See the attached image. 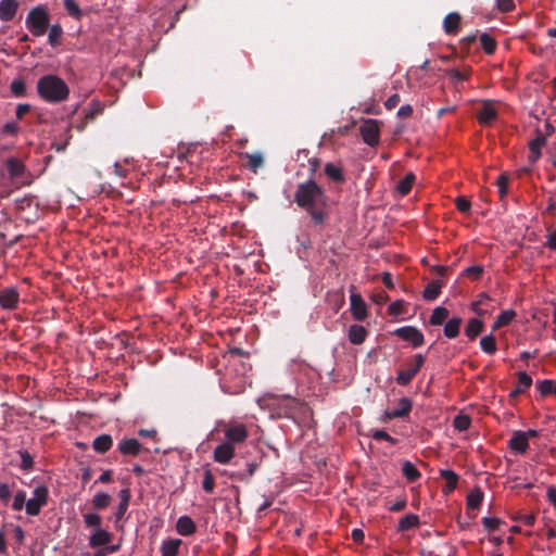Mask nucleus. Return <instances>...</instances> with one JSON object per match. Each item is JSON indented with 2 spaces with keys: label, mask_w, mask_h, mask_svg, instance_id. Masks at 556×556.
Segmentation results:
<instances>
[{
  "label": "nucleus",
  "mask_w": 556,
  "mask_h": 556,
  "mask_svg": "<svg viewBox=\"0 0 556 556\" xmlns=\"http://www.w3.org/2000/svg\"><path fill=\"white\" fill-rule=\"evenodd\" d=\"M327 195L324 189L309 179L298 186L294 192V202L305 210L316 225H323L328 218Z\"/></svg>",
  "instance_id": "f257e3e1"
},
{
  "label": "nucleus",
  "mask_w": 556,
  "mask_h": 556,
  "mask_svg": "<svg viewBox=\"0 0 556 556\" xmlns=\"http://www.w3.org/2000/svg\"><path fill=\"white\" fill-rule=\"evenodd\" d=\"M38 94L49 103H60L68 98L70 89L66 83L55 76H42L37 83Z\"/></svg>",
  "instance_id": "f03ea898"
},
{
  "label": "nucleus",
  "mask_w": 556,
  "mask_h": 556,
  "mask_svg": "<svg viewBox=\"0 0 556 556\" xmlns=\"http://www.w3.org/2000/svg\"><path fill=\"white\" fill-rule=\"evenodd\" d=\"M25 25L33 36H43L50 25L47 8L43 5L33 8L26 16Z\"/></svg>",
  "instance_id": "7ed1b4c3"
},
{
  "label": "nucleus",
  "mask_w": 556,
  "mask_h": 556,
  "mask_svg": "<svg viewBox=\"0 0 556 556\" xmlns=\"http://www.w3.org/2000/svg\"><path fill=\"white\" fill-rule=\"evenodd\" d=\"M425 356L422 354H415L410 361L407 362L405 369H400L395 381L399 386H407L412 382L414 377L418 374L425 364Z\"/></svg>",
  "instance_id": "20e7f679"
},
{
  "label": "nucleus",
  "mask_w": 556,
  "mask_h": 556,
  "mask_svg": "<svg viewBox=\"0 0 556 556\" xmlns=\"http://www.w3.org/2000/svg\"><path fill=\"white\" fill-rule=\"evenodd\" d=\"M49 491L45 485H38L34 490L33 497L26 501V514L37 516L41 507L47 505Z\"/></svg>",
  "instance_id": "39448f33"
},
{
  "label": "nucleus",
  "mask_w": 556,
  "mask_h": 556,
  "mask_svg": "<svg viewBox=\"0 0 556 556\" xmlns=\"http://www.w3.org/2000/svg\"><path fill=\"white\" fill-rule=\"evenodd\" d=\"M359 134L365 143L375 147L380 140L379 122L376 119H366L359 126Z\"/></svg>",
  "instance_id": "423d86ee"
},
{
  "label": "nucleus",
  "mask_w": 556,
  "mask_h": 556,
  "mask_svg": "<svg viewBox=\"0 0 556 556\" xmlns=\"http://www.w3.org/2000/svg\"><path fill=\"white\" fill-rule=\"evenodd\" d=\"M392 334L399 337L400 339L409 342L413 348H419L425 342V337L422 332L413 326H404L395 329Z\"/></svg>",
  "instance_id": "0eeeda50"
},
{
  "label": "nucleus",
  "mask_w": 556,
  "mask_h": 556,
  "mask_svg": "<svg viewBox=\"0 0 556 556\" xmlns=\"http://www.w3.org/2000/svg\"><path fill=\"white\" fill-rule=\"evenodd\" d=\"M224 434L226 439L225 443H228L231 446L244 442L249 437L248 429L243 424L226 426Z\"/></svg>",
  "instance_id": "6e6552de"
},
{
  "label": "nucleus",
  "mask_w": 556,
  "mask_h": 556,
  "mask_svg": "<svg viewBox=\"0 0 556 556\" xmlns=\"http://www.w3.org/2000/svg\"><path fill=\"white\" fill-rule=\"evenodd\" d=\"M351 312L353 318L363 321L367 317V306L359 293L352 292L350 295Z\"/></svg>",
  "instance_id": "1a4fd4ad"
},
{
  "label": "nucleus",
  "mask_w": 556,
  "mask_h": 556,
  "mask_svg": "<svg viewBox=\"0 0 556 556\" xmlns=\"http://www.w3.org/2000/svg\"><path fill=\"white\" fill-rule=\"evenodd\" d=\"M20 294L13 287L0 291V306L4 309H14L17 306Z\"/></svg>",
  "instance_id": "9d476101"
},
{
  "label": "nucleus",
  "mask_w": 556,
  "mask_h": 556,
  "mask_svg": "<svg viewBox=\"0 0 556 556\" xmlns=\"http://www.w3.org/2000/svg\"><path fill=\"white\" fill-rule=\"evenodd\" d=\"M497 118V111L491 101H483L482 108L477 113V119L481 125H490Z\"/></svg>",
  "instance_id": "9b49d317"
},
{
  "label": "nucleus",
  "mask_w": 556,
  "mask_h": 556,
  "mask_svg": "<svg viewBox=\"0 0 556 556\" xmlns=\"http://www.w3.org/2000/svg\"><path fill=\"white\" fill-rule=\"evenodd\" d=\"M117 450L123 455L137 456L142 451V445L137 439L128 438L119 441Z\"/></svg>",
  "instance_id": "f8f14e48"
},
{
  "label": "nucleus",
  "mask_w": 556,
  "mask_h": 556,
  "mask_svg": "<svg viewBox=\"0 0 556 556\" xmlns=\"http://www.w3.org/2000/svg\"><path fill=\"white\" fill-rule=\"evenodd\" d=\"M235 456V447L228 443H222L214 450L213 457L216 463L226 465Z\"/></svg>",
  "instance_id": "ddd939ff"
},
{
  "label": "nucleus",
  "mask_w": 556,
  "mask_h": 556,
  "mask_svg": "<svg viewBox=\"0 0 556 556\" xmlns=\"http://www.w3.org/2000/svg\"><path fill=\"white\" fill-rule=\"evenodd\" d=\"M412 401L408 397H402L399 401L397 407L392 410H386L384 416L387 419L403 418L412 410Z\"/></svg>",
  "instance_id": "4468645a"
},
{
  "label": "nucleus",
  "mask_w": 556,
  "mask_h": 556,
  "mask_svg": "<svg viewBox=\"0 0 556 556\" xmlns=\"http://www.w3.org/2000/svg\"><path fill=\"white\" fill-rule=\"evenodd\" d=\"M18 9L17 0H1L0 1V20L2 22H10L14 18Z\"/></svg>",
  "instance_id": "2eb2a0df"
},
{
  "label": "nucleus",
  "mask_w": 556,
  "mask_h": 556,
  "mask_svg": "<svg viewBox=\"0 0 556 556\" xmlns=\"http://www.w3.org/2000/svg\"><path fill=\"white\" fill-rule=\"evenodd\" d=\"M545 137L539 132L536 138L529 142V155L528 160L531 164H534L541 157V149L545 146Z\"/></svg>",
  "instance_id": "dca6fc26"
},
{
  "label": "nucleus",
  "mask_w": 556,
  "mask_h": 556,
  "mask_svg": "<svg viewBox=\"0 0 556 556\" xmlns=\"http://www.w3.org/2000/svg\"><path fill=\"white\" fill-rule=\"evenodd\" d=\"M532 386V378L526 371L518 372V381L509 393L510 399H517L519 395L523 394L530 387Z\"/></svg>",
  "instance_id": "f3484780"
},
{
  "label": "nucleus",
  "mask_w": 556,
  "mask_h": 556,
  "mask_svg": "<svg viewBox=\"0 0 556 556\" xmlns=\"http://www.w3.org/2000/svg\"><path fill=\"white\" fill-rule=\"evenodd\" d=\"M508 446L516 453L525 454L529 447V442L523 431H515L508 442Z\"/></svg>",
  "instance_id": "a211bd4d"
},
{
  "label": "nucleus",
  "mask_w": 556,
  "mask_h": 556,
  "mask_svg": "<svg viewBox=\"0 0 556 556\" xmlns=\"http://www.w3.org/2000/svg\"><path fill=\"white\" fill-rule=\"evenodd\" d=\"M241 156L248 161L245 164L247 168H249L254 174H257L258 169L263 168L265 165V160L261 152H245L242 153Z\"/></svg>",
  "instance_id": "6ab92c4d"
},
{
  "label": "nucleus",
  "mask_w": 556,
  "mask_h": 556,
  "mask_svg": "<svg viewBox=\"0 0 556 556\" xmlns=\"http://www.w3.org/2000/svg\"><path fill=\"white\" fill-rule=\"evenodd\" d=\"M176 530L180 535L189 536L197 531L195 522L189 516H181L176 522Z\"/></svg>",
  "instance_id": "aec40b11"
},
{
  "label": "nucleus",
  "mask_w": 556,
  "mask_h": 556,
  "mask_svg": "<svg viewBox=\"0 0 556 556\" xmlns=\"http://www.w3.org/2000/svg\"><path fill=\"white\" fill-rule=\"evenodd\" d=\"M112 541V534L104 529H96L89 538V545L93 548L104 546Z\"/></svg>",
  "instance_id": "412c9836"
},
{
  "label": "nucleus",
  "mask_w": 556,
  "mask_h": 556,
  "mask_svg": "<svg viewBox=\"0 0 556 556\" xmlns=\"http://www.w3.org/2000/svg\"><path fill=\"white\" fill-rule=\"evenodd\" d=\"M367 337V330L362 325H351L348 332V338L352 344H362Z\"/></svg>",
  "instance_id": "4be33fe9"
},
{
  "label": "nucleus",
  "mask_w": 556,
  "mask_h": 556,
  "mask_svg": "<svg viewBox=\"0 0 556 556\" xmlns=\"http://www.w3.org/2000/svg\"><path fill=\"white\" fill-rule=\"evenodd\" d=\"M112 445H113V439L110 434H106V433L96 437L92 441V448L98 454L106 453L108 451H110Z\"/></svg>",
  "instance_id": "5701e85b"
},
{
  "label": "nucleus",
  "mask_w": 556,
  "mask_h": 556,
  "mask_svg": "<svg viewBox=\"0 0 556 556\" xmlns=\"http://www.w3.org/2000/svg\"><path fill=\"white\" fill-rule=\"evenodd\" d=\"M460 15L456 12L448 13L443 21V28L447 35H455L459 29Z\"/></svg>",
  "instance_id": "b1692460"
},
{
  "label": "nucleus",
  "mask_w": 556,
  "mask_h": 556,
  "mask_svg": "<svg viewBox=\"0 0 556 556\" xmlns=\"http://www.w3.org/2000/svg\"><path fill=\"white\" fill-rule=\"evenodd\" d=\"M7 169L12 179L20 178L25 173L24 163L17 157H10L5 162Z\"/></svg>",
  "instance_id": "393cba45"
},
{
  "label": "nucleus",
  "mask_w": 556,
  "mask_h": 556,
  "mask_svg": "<svg viewBox=\"0 0 556 556\" xmlns=\"http://www.w3.org/2000/svg\"><path fill=\"white\" fill-rule=\"evenodd\" d=\"M118 496H119V504H118L117 510L115 513L116 522H118L124 517V515L126 514L127 508L129 506V502L131 498L129 489L121 490L118 493Z\"/></svg>",
  "instance_id": "a878e982"
},
{
  "label": "nucleus",
  "mask_w": 556,
  "mask_h": 556,
  "mask_svg": "<svg viewBox=\"0 0 556 556\" xmlns=\"http://www.w3.org/2000/svg\"><path fill=\"white\" fill-rule=\"evenodd\" d=\"M444 286L443 280H432L427 285L424 290L422 296L426 301H434L441 292V288Z\"/></svg>",
  "instance_id": "bb28decb"
},
{
  "label": "nucleus",
  "mask_w": 556,
  "mask_h": 556,
  "mask_svg": "<svg viewBox=\"0 0 556 556\" xmlns=\"http://www.w3.org/2000/svg\"><path fill=\"white\" fill-rule=\"evenodd\" d=\"M180 539H167L163 541L161 546V555L162 556H177L179 552V547L181 545Z\"/></svg>",
  "instance_id": "cd10ccee"
},
{
  "label": "nucleus",
  "mask_w": 556,
  "mask_h": 556,
  "mask_svg": "<svg viewBox=\"0 0 556 556\" xmlns=\"http://www.w3.org/2000/svg\"><path fill=\"white\" fill-rule=\"evenodd\" d=\"M402 475L408 482H415L421 477V472L409 460H404L402 464Z\"/></svg>",
  "instance_id": "c85d7f7f"
},
{
  "label": "nucleus",
  "mask_w": 556,
  "mask_h": 556,
  "mask_svg": "<svg viewBox=\"0 0 556 556\" xmlns=\"http://www.w3.org/2000/svg\"><path fill=\"white\" fill-rule=\"evenodd\" d=\"M419 517L415 514H407L402 517L397 525V531L405 532L419 526Z\"/></svg>",
  "instance_id": "c756f323"
},
{
  "label": "nucleus",
  "mask_w": 556,
  "mask_h": 556,
  "mask_svg": "<svg viewBox=\"0 0 556 556\" xmlns=\"http://www.w3.org/2000/svg\"><path fill=\"white\" fill-rule=\"evenodd\" d=\"M462 318L453 317L444 325V336L448 339H454L459 334V329L462 326Z\"/></svg>",
  "instance_id": "7c9ffc66"
},
{
  "label": "nucleus",
  "mask_w": 556,
  "mask_h": 556,
  "mask_svg": "<svg viewBox=\"0 0 556 556\" xmlns=\"http://www.w3.org/2000/svg\"><path fill=\"white\" fill-rule=\"evenodd\" d=\"M440 477L445 480L446 484L444 486V492H452L458 482V475L451 469H443L440 471Z\"/></svg>",
  "instance_id": "2f4dec72"
},
{
  "label": "nucleus",
  "mask_w": 556,
  "mask_h": 556,
  "mask_svg": "<svg viewBox=\"0 0 556 556\" xmlns=\"http://www.w3.org/2000/svg\"><path fill=\"white\" fill-rule=\"evenodd\" d=\"M325 174L334 182H343L345 180L343 169L333 163H327L324 168Z\"/></svg>",
  "instance_id": "473e14b6"
},
{
  "label": "nucleus",
  "mask_w": 556,
  "mask_h": 556,
  "mask_svg": "<svg viewBox=\"0 0 556 556\" xmlns=\"http://www.w3.org/2000/svg\"><path fill=\"white\" fill-rule=\"evenodd\" d=\"M483 327L484 324L481 319L471 318L465 328V333L469 339L473 340L479 333L482 332Z\"/></svg>",
  "instance_id": "72a5a7b5"
},
{
  "label": "nucleus",
  "mask_w": 556,
  "mask_h": 556,
  "mask_svg": "<svg viewBox=\"0 0 556 556\" xmlns=\"http://www.w3.org/2000/svg\"><path fill=\"white\" fill-rule=\"evenodd\" d=\"M516 312L513 309L503 311L501 314L496 317L495 321L492 325V330H497L502 327H505L511 323V320L515 318Z\"/></svg>",
  "instance_id": "f704fd0d"
},
{
  "label": "nucleus",
  "mask_w": 556,
  "mask_h": 556,
  "mask_svg": "<svg viewBox=\"0 0 556 556\" xmlns=\"http://www.w3.org/2000/svg\"><path fill=\"white\" fill-rule=\"evenodd\" d=\"M448 309L443 306H438L432 311V314L429 318V324L432 326L442 325L448 317Z\"/></svg>",
  "instance_id": "c9c22d12"
},
{
  "label": "nucleus",
  "mask_w": 556,
  "mask_h": 556,
  "mask_svg": "<svg viewBox=\"0 0 556 556\" xmlns=\"http://www.w3.org/2000/svg\"><path fill=\"white\" fill-rule=\"evenodd\" d=\"M416 176L414 173H408L403 179H401L396 186V190L402 194L406 195L410 192L413 185L415 184Z\"/></svg>",
  "instance_id": "e433bc0d"
},
{
  "label": "nucleus",
  "mask_w": 556,
  "mask_h": 556,
  "mask_svg": "<svg viewBox=\"0 0 556 556\" xmlns=\"http://www.w3.org/2000/svg\"><path fill=\"white\" fill-rule=\"evenodd\" d=\"M483 501V492L480 488H475L467 495V507L471 509H477L480 507Z\"/></svg>",
  "instance_id": "4c0bfd02"
},
{
  "label": "nucleus",
  "mask_w": 556,
  "mask_h": 556,
  "mask_svg": "<svg viewBox=\"0 0 556 556\" xmlns=\"http://www.w3.org/2000/svg\"><path fill=\"white\" fill-rule=\"evenodd\" d=\"M480 346L486 354L493 355L497 351L496 340L493 334L484 336L480 340Z\"/></svg>",
  "instance_id": "58836bf2"
},
{
  "label": "nucleus",
  "mask_w": 556,
  "mask_h": 556,
  "mask_svg": "<svg viewBox=\"0 0 556 556\" xmlns=\"http://www.w3.org/2000/svg\"><path fill=\"white\" fill-rule=\"evenodd\" d=\"M111 495L105 492H99L97 493L92 498V505L96 509H104L106 508L111 503Z\"/></svg>",
  "instance_id": "ea45409f"
},
{
  "label": "nucleus",
  "mask_w": 556,
  "mask_h": 556,
  "mask_svg": "<svg viewBox=\"0 0 556 556\" xmlns=\"http://www.w3.org/2000/svg\"><path fill=\"white\" fill-rule=\"evenodd\" d=\"M481 47L486 54H493L496 49V41L489 34L483 33L480 35Z\"/></svg>",
  "instance_id": "a19ab883"
},
{
  "label": "nucleus",
  "mask_w": 556,
  "mask_h": 556,
  "mask_svg": "<svg viewBox=\"0 0 556 556\" xmlns=\"http://www.w3.org/2000/svg\"><path fill=\"white\" fill-rule=\"evenodd\" d=\"M49 35H48V41L52 47H56L60 45V38L63 34V29L61 25L54 24L52 26L49 25Z\"/></svg>",
  "instance_id": "79ce46f5"
},
{
  "label": "nucleus",
  "mask_w": 556,
  "mask_h": 556,
  "mask_svg": "<svg viewBox=\"0 0 556 556\" xmlns=\"http://www.w3.org/2000/svg\"><path fill=\"white\" fill-rule=\"evenodd\" d=\"M536 388L539 389L542 396L556 394V382L553 380L539 381L536 383Z\"/></svg>",
  "instance_id": "37998d69"
},
{
  "label": "nucleus",
  "mask_w": 556,
  "mask_h": 556,
  "mask_svg": "<svg viewBox=\"0 0 556 556\" xmlns=\"http://www.w3.org/2000/svg\"><path fill=\"white\" fill-rule=\"evenodd\" d=\"M508 185H509V176L506 173H503L498 176L496 180V186L498 188L500 199L504 200L508 194Z\"/></svg>",
  "instance_id": "c03bdc74"
},
{
  "label": "nucleus",
  "mask_w": 556,
  "mask_h": 556,
  "mask_svg": "<svg viewBox=\"0 0 556 556\" xmlns=\"http://www.w3.org/2000/svg\"><path fill=\"white\" fill-rule=\"evenodd\" d=\"M471 425V419L468 415H457L453 420V426L458 431H466Z\"/></svg>",
  "instance_id": "a18cd8bd"
},
{
  "label": "nucleus",
  "mask_w": 556,
  "mask_h": 556,
  "mask_svg": "<svg viewBox=\"0 0 556 556\" xmlns=\"http://www.w3.org/2000/svg\"><path fill=\"white\" fill-rule=\"evenodd\" d=\"M11 91L14 97L22 98L27 93L26 85L22 79H14L10 85Z\"/></svg>",
  "instance_id": "49530a36"
},
{
  "label": "nucleus",
  "mask_w": 556,
  "mask_h": 556,
  "mask_svg": "<svg viewBox=\"0 0 556 556\" xmlns=\"http://www.w3.org/2000/svg\"><path fill=\"white\" fill-rule=\"evenodd\" d=\"M64 8L73 17L79 18L83 14L76 0H64Z\"/></svg>",
  "instance_id": "de8ad7c7"
},
{
  "label": "nucleus",
  "mask_w": 556,
  "mask_h": 556,
  "mask_svg": "<svg viewBox=\"0 0 556 556\" xmlns=\"http://www.w3.org/2000/svg\"><path fill=\"white\" fill-rule=\"evenodd\" d=\"M84 521L87 527L101 529L100 526L102 523V518L100 515L96 513H89L84 515Z\"/></svg>",
  "instance_id": "09e8293b"
},
{
  "label": "nucleus",
  "mask_w": 556,
  "mask_h": 556,
  "mask_svg": "<svg viewBox=\"0 0 556 556\" xmlns=\"http://www.w3.org/2000/svg\"><path fill=\"white\" fill-rule=\"evenodd\" d=\"M202 488L206 493H213L215 488L214 476L211 470H205Z\"/></svg>",
  "instance_id": "8fccbe9b"
},
{
  "label": "nucleus",
  "mask_w": 556,
  "mask_h": 556,
  "mask_svg": "<svg viewBox=\"0 0 556 556\" xmlns=\"http://www.w3.org/2000/svg\"><path fill=\"white\" fill-rule=\"evenodd\" d=\"M482 274H483V266H481V265L469 266L463 271V276L469 277L473 280L480 279Z\"/></svg>",
  "instance_id": "3c124183"
},
{
  "label": "nucleus",
  "mask_w": 556,
  "mask_h": 556,
  "mask_svg": "<svg viewBox=\"0 0 556 556\" xmlns=\"http://www.w3.org/2000/svg\"><path fill=\"white\" fill-rule=\"evenodd\" d=\"M103 111V108L102 105L97 102V101H93L91 103V106L90 109H88L85 113V119H87V122H91L94 119V117L99 114H101Z\"/></svg>",
  "instance_id": "603ef678"
},
{
  "label": "nucleus",
  "mask_w": 556,
  "mask_h": 556,
  "mask_svg": "<svg viewBox=\"0 0 556 556\" xmlns=\"http://www.w3.org/2000/svg\"><path fill=\"white\" fill-rule=\"evenodd\" d=\"M26 507V492L23 490H20L16 492L14 496V501L12 504V508L16 511L21 510L23 507Z\"/></svg>",
  "instance_id": "864d4df0"
},
{
  "label": "nucleus",
  "mask_w": 556,
  "mask_h": 556,
  "mask_svg": "<svg viewBox=\"0 0 556 556\" xmlns=\"http://www.w3.org/2000/svg\"><path fill=\"white\" fill-rule=\"evenodd\" d=\"M482 523L488 531H495L502 523V520L496 517H484Z\"/></svg>",
  "instance_id": "5fc2aeb1"
},
{
  "label": "nucleus",
  "mask_w": 556,
  "mask_h": 556,
  "mask_svg": "<svg viewBox=\"0 0 556 556\" xmlns=\"http://www.w3.org/2000/svg\"><path fill=\"white\" fill-rule=\"evenodd\" d=\"M21 456V468L23 470H29L34 466V460L31 455L27 451H20Z\"/></svg>",
  "instance_id": "6e6d98bb"
},
{
  "label": "nucleus",
  "mask_w": 556,
  "mask_h": 556,
  "mask_svg": "<svg viewBox=\"0 0 556 556\" xmlns=\"http://www.w3.org/2000/svg\"><path fill=\"white\" fill-rule=\"evenodd\" d=\"M455 205L460 213H469L471 208L470 201L465 197H457L455 200Z\"/></svg>",
  "instance_id": "4d7b16f0"
},
{
  "label": "nucleus",
  "mask_w": 556,
  "mask_h": 556,
  "mask_svg": "<svg viewBox=\"0 0 556 556\" xmlns=\"http://www.w3.org/2000/svg\"><path fill=\"white\" fill-rule=\"evenodd\" d=\"M388 312L392 316H399L404 313V302L403 301H394L388 307Z\"/></svg>",
  "instance_id": "13d9d810"
},
{
  "label": "nucleus",
  "mask_w": 556,
  "mask_h": 556,
  "mask_svg": "<svg viewBox=\"0 0 556 556\" xmlns=\"http://www.w3.org/2000/svg\"><path fill=\"white\" fill-rule=\"evenodd\" d=\"M372 439L376 440V441H387V442H390L392 444H394L396 442V440L394 438H392L388 432H386L384 430H376L374 431V433L371 434Z\"/></svg>",
  "instance_id": "bf43d9fd"
},
{
  "label": "nucleus",
  "mask_w": 556,
  "mask_h": 556,
  "mask_svg": "<svg viewBox=\"0 0 556 556\" xmlns=\"http://www.w3.org/2000/svg\"><path fill=\"white\" fill-rule=\"evenodd\" d=\"M470 68L468 67L465 72H462L457 68H452L448 71V75L456 80H467L469 77Z\"/></svg>",
  "instance_id": "052dcab7"
},
{
  "label": "nucleus",
  "mask_w": 556,
  "mask_h": 556,
  "mask_svg": "<svg viewBox=\"0 0 556 556\" xmlns=\"http://www.w3.org/2000/svg\"><path fill=\"white\" fill-rule=\"evenodd\" d=\"M496 7L501 12H511L515 9L514 0H496Z\"/></svg>",
  "instance_id": "680f3d73"
},
{
  "label": "nucleus",
  "mask_w": 556,
  "mask_h": 556,
  "mask_svg": "<svg viewBox=\"0 0 556 556\" xmlns=\"http://www.w3.org/2000/svg\"><path fill=\"white\" fill-rule=\"evenodd\" d=\"M20 131V127L14 122H9L2 127V134L5 135H16Z\"/></svg>",
  "instance_id": "e2e57ef3"
},
{
  "label": "nucleus",
  "mask_w": 556,
  "mask_h": 556,
  "mask_svg": "<svg viewBox=\"0 0 556 556\" xmlns=\"http://www.w3.org/2000/svg\"><path fill=\"white\" fill-rule=\"evenodd\" d=\"M256 468H257V464L249 463L247 471L245 472H239L238 473V478L240 480L251 478L255 473Z\"/></svg>",
  "instance_id": "0e129e2a"
},
{
  "label": "nucleus",
  "mask_w": 556,
  "mask_h": 556,
  "mask_svg": "<svg viewBox=\"0 0 556 556\" xmlns=\"http://www.w3.org/2000/svg\"><path fill=\"white\" fill-rule=\"evenodd\" d=\"M414 109L409 104L402 105L397 111V117L400 118H408L413 115Z\"/></svg>",
  "instance_id": "69168bd1"
},
{
  "label": "nucleus",
  "mask_w": 556,
  "mask_h": 556,
  "mask_svg": "<svg viewBox=\"0 0 556 556\" xmlns=\"http://www.w3.org/2000/svg\"><path fill=\"white\" fill-rule=\"evenodd\" d=\"M401 101V97L400 94L397 93H394L392 96H390L387 101L384 102V106L388 109V110H392L394 109Z\"/></svg>",
  "instance_id": "338daca9"
},
{
  "label": "nucleus",
  "mask_w": 556,
  "mask_h": 556,
  "mask_svg": "<svg viewBox=\"0 0 556 556\" xmlns=\"http://www.w3.org/2000/svg\"><path fill=\"white\" fill-rule=\"evenodd\" d=\"M545 245L553 251H556V228L547 235Z\"/></svg>",
  "instance_id": "774afa93"
}]
</instances>
